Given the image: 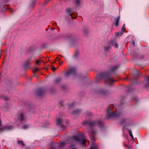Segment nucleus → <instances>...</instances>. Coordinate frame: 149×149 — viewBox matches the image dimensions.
<instances>
[{
	"label": "nucleus",
	"mask_w": 149,
	"mask_h": 149,
	"mask_svg": "<svg viewBox=\"0 0 149 149\" xmlns=\"http://www.w3.org/2000/svg\"><path fill=\"white\" fill-rule=\"evenodd\" d=\"M2 122L1 120H0V127L1 126Z\"/></svg>",
	"instance_id": "473e14b6"
},
{
	"label": "nucleus",
	"mask_w": 149,
	"mask_h": 149,
	"mask_svg": "<svg viewBox=\"0 0 149 149\" xmlns=\"http://www.w3.org/2000/svg\"><path fill=\"white\" fill-rule=\"evenodd\" d=\"M62 121V120L61 118H58L57 119L56 123L58 125H60V127L62 128V130H64L65 128V127L61 123Z\"/></svg>",
	"instance_id": "6e6552de"
},
{
	"label": "nucleus",
	"mask_w": 149,
	"mask_h": 149,
	"mask_svg": "<svg viewBox=\"0 0 149 149\" xmlns=\"http://www.w3.org/2000/svg\"><path fill=\"white\" fill-rule=\"evenodd\" d=\"M146 88H147V87H148V86H147V85H146Z\"/></svg>",
	"instance_id": "58836bf2"
},
{
	"label": "nucleus",
	"mask_w": 149,
	"mask_h": 149,
	"mask_svg": "<svg viewBox=\"0 0 149 149\" xmlns=\"http://www.w3.org/2000/svg\"><path fill=\"white\" fill-rule=\"evenodd\" d=\"M73 138L77 142L80 143L84 145L87 142H88V143H89V141L86 140V136L84 133L81 134L78 136H74Z\"/></svg>",
	"instance_id": "7ed1b4c3"
},
{
	"label": "nucleus",
	"mask_w": 149,
	"mask_h": 149,
	"mask_svg": "<svg viewBox=\"0 0 149 149\" xmlns=\"http://www.w3.org/2000/svg\"><path fill=\"white\" fill-rule=\"evenodd\" d=\"M133 44L134 46H135V42H133Z\"/></svg>",
	"instance_id": "e433bc0d"
},
{
	"label": "nucleus",
	"mask_w": 149,
	"mask_h": 149,
	"mask_svg": "<svg viewBox=\"0 0 149 149\" xmlns=\"http://www.w3.org/2000/svg\"><path fill=\"white\" fill-rule=\"evenodd\" d=\"M18 143L21 144L22 146H24L25 144L22 141H19L18 142Z\"/></svg>",
	"instance_id": "412c9836"
},
{
	"label": "nucleus",
	"mask_w": 149,
	"mask_h": 149,
	"mask_svg": "<svg viewBox=\"0 0 149 149\" xmlns=\"http://www.w3.org/2000/svg\"><path fill=\"white\" fill-rule=\"evenodd\" d=\"M77 56V55H76V56Z\"/></svg>",
	"instance_id": "79ce46f5"
},
{
	"label": "nucleus",
	"mask_w": 149,
	"mask_h": 149,
	"mask_svg": "<svg viewBox=\"0 0 149 149\" xmlns=\"http://www.w3.org/2000/svg\"><path fill=\"white\" fill-rule=\"evenodd\" d=\"M51 143L53 144V146L51 147L50 149H59L64 146L65 144V142H61L60 144L54 143L53 141H52Z\"/></svg>",
	"instance_id": "39448f33"
},
{
	"label": "nucleus",
	"mask_w": 149,
	"mask_h": 149,
	"mask_svg": "<svg viewBox=\"0 0 149 149\" xmlns=\"http://www.w3.org/2000/svg\"><path fill=\"white\" fill-rule=\"evenodd\" d=\"M101 93H103L104 94H107V92L105 91H102V92H101Z\"/></svg>",
	"instance_id": "7c9ffc66"
},
{
	"label": "nucleus",
	"mask_w": 149,
	"mask_h": 149,
	"mask_svg": "<svg viewBox=\"0 0 149 149\" xmlns=\"http://www.w3.org/2000/svg\"><path fill=\"white\" fill-rule=\"evenodd\" d=\"M36 63H37V60H36Z\"/></svg>",
	"instance_id": "4c0bfd02"
},
{
	"label": "nucleus",
	"mask_w": 149,
	"mask_h": 149,
	"mask_svg": "<svg viewBox=\"0 0 149 149\" xmlns=\"http://www.w3.org/2000/svg\"><path fill=\"white\" fill-rule=\"evenodd\" d=\"M29 127V125H25L22 127V128L24 129H27Z\"/></svg>",
	"instance_id": "6ab92c4d"
},
{
	"label": "nucleus",
	"mask_w": 149,
	"mask_h": 149,
	"mask_svg": "<svg viewBox=\"0 0 149 149\" xmlns=\"http://www.w3.org/2000/svg\"><path fill=\"white\" fill-rule=\"evenodd\" d=\"M123 32H122H122H117L116 33V35L117 36H121L122 34H123Z\"/></svg>",
	"instance_id": "aec40b11"
},
{
	"label": "nucleus",
	"mask_w": 149,
	"mask_h": 149,
	"mask_svg": "<svg viewBox=\"0 0 149 149\" xmlns=\"http://www.w3.org/2000/svg\"><path fill=\"white\" fill-rule=\"evenodd\" d=\"M71 104L72 105H73L74 104L73 103H71Z\"/></svg>",
	"instance_id": "ea45409f"
},
{
	"label": "nucleus",
	"mask_w": 149,
	"mask_h": 149,
	"mask_svg": "<svg viewBox=\"0 0 149 149\" xmlns=\"http://www.w3.org/2000/svg\"><path fill=\"white\" fill-rule=\"evenodd\" d=\"M146 81L147 83L149 82V77H147V79H146Z\"/></svg>",
	"instance_id": "cd10ccee"
},
{
	"label": "nucleus",
	"mask_w": 149,
	"mask_h": 149,
	"mask_svg": "<svg viewBox=\"0 0 149 149\" xmlns=\"http://www.w3.org/2000/svg\"><path fill=\"white\" fill-rule=\"evenodd\" d=\"M134 76L135 77H139V73L138 71H137V72L136 74H135L134 73Z\"/></svg>",
	"instance_id": "5701e85b"
},
{
	"label": "nucleus",
	"mask_w": 149,
	"mask_h": 149,
	"mask_svg": "<svg viewBox=\"0 0 149 149\" xmlns=\"http://www.w3.org/2000/svg\"><path fill=\"white\" fill-rule=\"evenodd\" d=\"M120 17L118 16L116 19V22L114 24L116 26H117L118 24V22L120 20Z\"/></svg>",
	"instance_id": "9b49d317"
},
{
	"label": "nucleus",
	"mask_w": 149,
	"mask_h": 149,
	"mask_svg": "<svg viewBox=\"0 0 149 149\" xmlns=\"http://www.w3.org/2000/svg\"><path fill=\"white\" fill-rule=\"evenodd\" d=\"M44 92L42 90L38 89V96H41L43 94Z\"/></svg>",
	"instance_id": "ddd939ff"
},
{
	"label": "nucleus",
	"mask_w": 149,
	"mask_h": 149,
	"mask_svg": "<svg viewBox=\"0 0 149 149\" xmlns=\"http://www.w3.org/2000/svg\"><path fill=\"white\" fill-rule=\"evenodd\" d=\"M19 120L21 123H23L25 120V116L23 113H21L19 116Z\"/></svg>",
	"instance_id": "9d476101"
},
{
	"label": "nucleus",
	"mask_w": 149,
	"mask_h": 149,
	"mask_svg": "<svg viewBox=\"0 0 149 149\" xmlns=\"http://www.w3.org/2000/svg\"><path fill=\"white\" fill-rule=\"evenodd\" d=\"M111 48V47L110 45H108L107 47H104V49L105 52H107L109 51Z\"/></svg>",
	"instance_id": "dca6fc26"
},
{
	"label": "nucleus",
	"mask_w": 149,
	"mask_h": 149,
	"mask_svg": "<svg viewBox=\"0 0 149 149\" xmlns=\"http://www.w3.org/2000/svg\"><path fill=\"white\" fill-rule=\"evenodd\" d=\"M52 71H55L56 70V68H55V67H53L52 68Z\"/></svg>",
	"instance_id": "c756f323"
},
{
	"label": "nucleus",
	"mask_w": 149,
	"mask_h": 149,
	"mask_svg": "<svg viewBox=\"0 0 149 149\" xmlns=\"http://www.w3.org/2000/svg\"><path fill=\"white\" fill-rule=\"evenodd\" d=\"M33 71L34 74L37 72V68H34L33 69Z\"/></svg>",
	"instance_id": "4be33fe9"
},
{
	"label": "nucleus",
	"mask_w": 149,
	"mask_h": 149,
	"mask_svg": "<svg viewBox=\"0 0 149 149\" xmlns=\"http://www.w3.org/2000/svg\"><path fill=\"white\" fill-rule=\"evenodd\" d=\"M13 129V127L12 126H5L0 127V132H2L5 130H10Z\"/></svg>",
	"instance_id": "0eeeda50"
},
{
	"label": "nucleus",
	"mask_w": 149,
	"mask_h": 149,
	"mask_svg": "<svg viewBox=\"0 0 149 149\" xmlns=\"http://www.w3.org/2000/svg\"><path fill=\"white\" fill-rule=\"evenodd\" d=\"M110 108V107H108L106 115L108 118H117L120 116V114L119 112L116 111L113 113L112 112V109Z\"/></svg>",
	"instance_id": "20e7f679"
},
{
	"label": "nucleus",
	"mask_w": 149,
	"mask_h": 149,
	"mask_svg": "<svg viewBox=\"0 0 149 149\" xmlns=\"http://www.w3.org/2000/svg\"><path fill=\"white\" fill-rule=\"evenodd\" d=\"M76 72V69L74 67H72L65 74V77H68L70 75H74Z\"/></svg>",
	"instance_id": "423d86ee"
},
{
	"label": "nucleus",
	"mask_w": 149,
	"mask_h": 149,
	"mask_svg": "<svg viewBox=\"0 0 149 149\" xmlns=\"http://www.w3.org/2000/svg\"><path fill=\"white\" fill-rule=\"evenodd\" d=\"M118 68L117 66H114L113 67L111 70L105 73L104 76V79L105 82L107 84H111L114 81L110 77V75H112L113 74V72Z\"/></svg>",
	"instance_id": "f03ea898"
},
{
	"label": "nucleus",
	"mask_w": 149,
	"mask_h": 149,
	"mask_svg": "<svg viewBox=\"0 0 149 149\" xmlns=\"http://www.w3.org/2000/svg\"><path fill=\"white\" fill-rule=\"evenodd\" d=\"M128 149H130V148L129 147H128Z\"/></svg>",
	"instance_id": "a19ab883"
},
{
	"label": "nucleus",
	"mask_w": 149,
	"mask_h": 149,
	"mask_svg": "<svg viewBox=\"0 0 149 149\" xmlns=\"http://www.w3.org/2000/svg\"><path fill=\"white\" fill-rule=\"evenodd\" d=\"M37 92L36 91H35V92H34V93L35 94H37Z\"/></svg>",
	"instance_id": "72a5a7b5"
},
{
	"label": "nucleus",
	"mask_w": 149,
	"mask_h": 149,
	"mask_svg": "<svg viewBox=\"0 0 149 149\" xmlns=\"http://www.w3.org/2000/svg\"><path fill=\"white\" fill-rule=\"evenodd\" d=\"M92 146L91 147L90 149H97V146L95 144L93 143H92Z\"/></svg>",
	"instance_id": "2eb2a0df"
},
{
	"label": "nucleus",
	"mask_w": 149,
	"mask_h": 149,
	"mask_svg": "<svg viewBox=\"0 0 149 149\" xmlns=\"http://www.w3.org/2000/svg\"><path fill=\"white\" fill-rule=\"evenodd\" d=\"M62 62H62H62H60V63H59L60 65H61V64H62Z\"/></svg>",
	"instance_id": "c9c22d12"
},
{
	"label": "nucleus",
	"mask_w": 149,
	"mask_h": 149,
	"mask_svg": "<svg viewBox=\"0 0 149 149\" xmlns=\"http://www.w3.org/2000/svg\"><path fill=\"white\" fill-rule=\"evenodd\" d=\"M43 62V61H42V60H38V64L40 63V62Z\"/></svg>",
	"instance_id": "2f4dec72"
},
{
	"label": "nucleus",
	"mask_w": 149,
	"mask_h": 149,
	"mask_svg": "<svg viewBox=\"0 0 149 149\" xmlns=\"http://www.w3.org/2000/svg\"><path fill=\"white\" fill-rule=\"evenodd\" d=\"M61 80V78L59 77L56 80L55 82L56 83L58 82Z\"/></svg>",
	"instance_id": "393cba45"
},
{
	"label": "nucleus",
	"mask_w": 149,
	"mask_h": 149,
	"mask_svg": "<svg viewBox=\"0 0 149 149\" xmlns=\"http://www.w3.org/2000/svg\"><path fill=\"white\" fill-rule=\"evenodd\" d=\"M81 110L80 109H77L73 113L74 114H77L78 113L80 112H81Z\"/></svg>",
	"instance_id": "f3484780"
},
{
	"label": "nucleus",
	"mask_w": 149,
	"mask_h": 149,
	"mask_svg": "<svg viewBox=\"0 0 149 149\" xmlns=\"http://www.w3.org/2000/svg\"><path fill=\"white\" fill-rule=\"evenodd\" d=\"M82 124L84 125H88L90 127L91 130L88 132L90 134L91 139L93 141L95 140V136L97 133L95 126L97 125L99 127H102L103 126V123L101 120L95 121L90 120H86L83 122Z\"/></svg>",
	"instance_id": "f257e3e1"
},
{
	"label": "nucleus",
	"mask_w": 149,
	"mask_h": 149,
	"mask_svg": "<svg viewBox=\"0 0 149 149\" xmlns=\"http://www.w3.org/2000/svg\"><path fill=\"white\" fill-rule=\"evenodd\" d=\"M4 98L6 101H7V100L9 99V98L7 97H4Z\"/></svg>",
	"instance_id": "c85d7f7f"
},
{
	"label": "nucleus",
	"mask_w": 149,
	"mask_h": 149,
	"mask_svg": "<svg viewBox=\"0 0 149 149\" xmlns=\"http://www.w3.org/2000/svg\"><path fill=\"white\" fill-rule=\"evenodd\" d=\"M29 64V62L28 61H27L24 64L25 66L26 67L27 66H28Z\"/></svg>",
	"instance_id": "b1692460"
},
{
	"label": "nucleus",
	"mask_w": 149,
	"mask_h": 149,
	"mask_svg": "<svg viewBox=\"0 0 149 149\" xmlns=\"http://www.w3.org/2000/svg\"><path fill=\"white\" fill-rule=\"evenodd\" d=\"M111 44L115 48H118V45L116 42L115 40H111Z\"/></svg>",
	"instance_id": "1a4fd4ad"
},
{
	"label": "nucleus",
	"mask_w": 149,
	"mask_h": 149,
	"mask_svg": "<svg viewBox=\"0 0 149 149\" xmlns=\"http://www.w3.org/2000/svg\"><path fill=\"white\" fill-rule=\"evenodd\" d=\"M49 0L48 1H45V3H47L49 1Z\"/></svg>",
	"instance_id": "f704fd0d"
},
{
	"label": "nucleus",
	"mask_w": 149,
	"mask_h": 149,
	"mask_svg": "<svg viewBox=\"0 0 149 149\" xmlns=\"http://www.w3.org/2000/svg\"><path fill=\"white\" fill-rule=\"evenodd\" d=\"M74 1L77 6H80L81 2L80 0H74Z\"/></svg>",
	"instance_id": "f8f14e48"
},
{
	"label": "nucleus",
	"mask_w": 149,
	"mask_h": 149,
	"mask_svg": "<svg viewBox=\"0 0 149 149\" xmlns=\"http://www.w3.org/2000/svg\"><path fill=\"white\" fill-rule=\"evenodd\" d=\"M128 132H129V134H130V136L131 137V138H132V139L133 140H134V137H133V135L132 134L131 131L130 130H129V129L128 130Z\"/></svg>",
	"instance_id": "a211bd4d"
},
{
	"label": "nucleus",
	"mask_w": 149,
	"mask_h": 149,
	"mask_svg": "<svg viewBox=\"0 0 149 149\" xmlns=\"http://www.w3.org/2000/svg\"><path fill=\"white\" fill-rule=\"evenodd\" d=\"M126 120L125 119H123L122 121L121 122V123L122 124H123L124 122Z\"/></svg>",
	"instance_id": "bb28decb"
},
{
	"label": "nucleus",
	"mask_w": 149,
	"mask_h": 149,
	"mask_svg": "<svg viewBox=\"0 0 149 149\" xmlns=\"http://www.w3.org/2000/svg\"><path fill=\"white\" fill-rule=\"evenodd\" d=\"M125 24H124L123 27L122 29V32H125V28H124V27L125 26Z\"/></svg>",
	"instance_id": "a878e982"
},
{
	"label": "nucleus",
	"mask_w": 149,
	"mask_h": 149,
	"mask_svg": "<svg viewBox=\"0 0 149 149\" xmlns=\"http://www.w3.org/2000/svg\"><path fill=\"white\" fill-rule=\"evenodd\" d=\"M67 12L70 14V16L72 18H73V17L72 16V10L70 8H68L67 9Z\"/></svg>",
	"instance_id": "4468645a"
}]
</instances>
